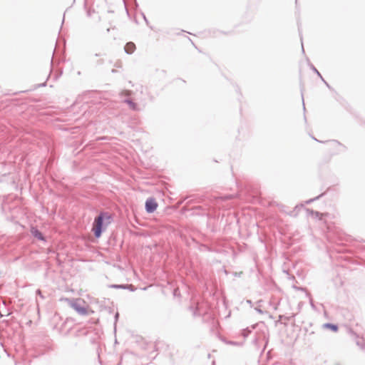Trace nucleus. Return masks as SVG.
<instances>
[{
  "instance_id": "obj_6",
  "label": "nucleus",
  "mask_w": 365,
  "mask_h": 365,
  "mask_svg": "<svg viewBox=\"0 0 365 365\" xmlns=\"http://www.w3.org/2000/svg\"><path fill=\"white\" fill-rule=\"evenodd\" d=\"M31 233H32V235H33L35 237H36V238H38V239H39V240H43V237L42 234H41V233L38 230H36V229H35V228H32V229H31Z\"/></svg>"
},
{
  "instance_id": "obj_2",
  "label": "nucleus",
  "mask_w": 365,
  "mask_h": 365,
  "mask_svg": "<svg viewBox=\"0 0 365 365\" xmlns=\"http://www.w3.org/2000/svg\"><path fill=\"white\" fill-rule=\"evenodd\" d=\"M158 205L153 198H149L145 202V210L148 212H153L158 207Z\"/></svg>"
},
{
  "instance_id": "obj_4",
  "label": "nucleus",
  "mask_w": 365,
  "mask_h": 365,
  "mask_svg": "<svg viewBox=\"0 0 365 365\" xmlns=\"http://www.w3.org/2000/svg\"><path fill=\"white\" fill-rule=\"evenodd\" d=\"M135 50V45L133 42H128L125 46V51L127 53L131 54Z\"/></svg>"
},
{
  "instance_id": "obj_5",
  "label": "nucleus",
  "mask_w": 365,
  "mask_h": 365,
  "mask_svg": "<svg viewBox=\"0 0 365 365\" xmlns=\"http://www.w3.org/2000/svg\"><path fill=\"white\" fill-rule=\"evenodd\" d=\"M323 328L331 329L334 332H336L338 331V327L332 324H324L323 325Z\"/></svg>"
},
{
  "instance_id": "obj_3",
  "label": "nucleus",
  "mask_w": 365,
  "mask_h": 365,
  "mask_svg": "<svg viewBox=\"0 0 365 365\" xmlns=\"http://www.w3.org/2000/svg\"><path fill=\"white\" fill-rule=\"evenodd\" d=\"M73 309L81 314H86L88 313L87 308L81 306L78 303L76 302L73 304Z\"/></svg>"
},
{
  "instance_id": "obj_1",
  "label": "nucleus",
  "mask_w": 365,
  "mask_h": 365,
  "mask_svg": "<svg viewBox=\"0 0 365 365\" xmlns=\"http://www.w3.org/2000/svg\"><path fill=\"white\" fill-rule=\"evenodd\" d=\"M103 215H100L95 219L93 225V231L96 237H99L102 232V225H103Z\"/></svg>"
},
{
  "instance_id": "obj_7",
  "label": "nucleus",
  "mask_w": 365,
  "mask_h": 365,
  "mask_svg": "<svg viewBox=\"0 0 365 365\" xmlns=\"http://www.w3.org/2000/svg\"><path fill=\"white\" fill-rule=\"evenodd\" d=\"M128 103H129L130 106L133 108V109H135L136 108V105L131 102V101H128Z\"/></svg>"
}]
</instances>
